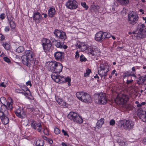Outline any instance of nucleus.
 Masks as SVG:
<instances>
[{
	"label": "nucleus",
	"instance_id": "obj_13",
	"mask_svg": "<svg viewBox=\"0 0 146 146\" xmlns=\"http://www.w3.org/2000/svg\"><path fill=\"white\" fill-rule=\"evenodd\" d=\"M100 54V50L94 46H90L88 49V54L92 56H98Z\"/></svg>",
	"mask_w": 146,
	"mask_h": 146
},
{
	"label": "nucleus",
	"instance_id": "obj_45",
	"mask_svg": "<svg viewBox=\"0 0 146 146\" xmlns=\"http://www.w3.org/2000/svg\"><path fill=\"white\" fill-rule=\"evenodd\" d=\"M15 91L17 93H22L23 94V92L22 91V90L19 89H15Z\"/></svg>",
	"mask_w": 146,
	"mask_h": 146
},
{
	"label": "nucleus",
	"instance_id": "obj_42",
	"mask_svg": "<svg viewBox=\"0 0 146 146\" xmlns=\"http://www.w3.org/2000/svg\"><path fill=\"white\" fill-rule=\"evenodd\" d=\"M86 58L83 55H81L80 57V61L81 62H85L86 61Z\"/></svg>",
	"mask_w": 146,
	"mask_h": 146
},
{
	"label": "nucleus",
	"instance_id": "obj_1",
	"mask_svg": "<svg viewBox=\"0 0 146 146\" xmlns=\"http://www.w3.org/2000/svg\"><path fill=\"white\" fill-rule=\"evenodd\" d=\"M21 59L23 63L29 67H34L38 63V59L35 57L34 54L30 50L26 51Z\"/></svg>",
	"mask_w": 146,
	"mask_h": 146
},
{
	"label": "nucleus",
	"instance_id": "obj_36",
	"mask_svg": "<svg viewBox=\"0 0 146 146\" xmlns=\"http://www.w3.org/2000/svg\"><path fill=\"white\" fill-rule=\"evenodd\" d=\"M24 49L22 46H20L18 47L16 49L17 52L18 53H21L23 51Z\"/></svg>",
	"mask_w": 146,
	"mask_h": 146
},
{
	"label": "nucleus",
	"instance_id": "obj_40",
	"mask_svg": "<svg viewBox=\"0 0 146 146\" xmlns=\"http://www.w3.org/2000/svg\"><path fill=\"white\" fill-rule=\"evenodd\" d=\"M3 46L5 48V49L7 50H9L10 49V45L7 43H5L3 44Z\"/></svg>",
	"mask_w": 146,
	"mask_h": 146
},
{
	"label": "nucleus",
	"instance_id": "obj_11",
	"mask_svg": "<svg viewBox=\"0 0 146 146\" xmlns=\"http://www.w3.org/2000/svg\"><path fill=\"white\" fill-rule=\"evenodd\" d=\"M132 36L136 37L137 39L144 38L146 36V30H137L132 33Z\"/></svg>",
	"mask_w": 146,
	"mask_h": 146
},
{
	"label": "nucleus",
	"instance_id": "obj_58",
	"mask_svg": "<svg viewBox=\"0 0 146 146\" xmlns=\"http://www.w3.org/2000/svg\"><path fill=\"white\" fill-rule=\"evenodd\" d=\"M0 86L3 87L4 88H5L6 86V85L5 84L4 82H2L0 84Z\"/></svg>",
	"mask_w": 146,
	"mask_h": 146
},
{
	"label": "nucleus",
	"instance_id": "obj_6",
	"mask_svg": "<svg viewBox=\"0 0 146 146\" xmlns=\"http://www.w3.org/2000/svg\"><path fill=\"white\" fill-rule=\"evenodd\" d=\"M76 95L78 99L83 102L90 103L92 102L90 96L87 93L84 92H77Z\"/></svg>",
	"mask_w": 146,
	"mask_h": 146
},
{
	"label": "nucleus",
	"instance_id": "obj_21",
	"mask_svg": "<svg viewBox=\"0 0 146 146\" xmlns=\"http://www.w3.org/2000/svg\"><path fill=\"white\" fill-rule=\"evenodd\" d=\"M33 19L36 23H38L41 21L42 17L40 13L38 12L34 13L33 15Z\"/></svg>",
	"mask_w": 146,
	"mask_h": 146
},
{
	"label": "nucleus",
	"instance_id": "obj_52",
	"mask_svg": "<svg viewBox=\"0 0 146 146\" xmlns=\"http://www.w3.org/2000/svg\"><path fill=\"white\" fill-rule=\"evenodd\" d=\"M116 72V71L115 70H113V71L111 73V75H113L114 74H115V76H117V73Z\"/></svg>",
	"mask_w": 146,
	"mask_h": 146
},
{
	"label": "nucleus",
	"instance_id": "obj_7",
	"mask_svg": "<svg viewBox=\"0 0 146 146\" xmlns=\"http://www.w3.org/2000/svg\"><path fill=\"white\" fill-rule=\"evenodd\" d=\"M134 125L133 121L130 120H122L119 123V126L123 127L124 129L129 131L132 129Z\"/></svg>",
	"mask_w": 146,
	"mask_h": 146
},
{
	"label": "nucleus",
	"instance_id": "obj_26",
	"mask_svg": "<svg viewBox=\"0 0 146 146\" xmlns=\"http://www.w3.org/2000/svg\"><path fill=\"white\" fill-rule=\"evenodd\" d=\"M77 47L80 49L82 51H84L87 48V45L84 43L81 42L77 43Z\"/></svg>",
	"mask_w": 146,
	"mask_h": 146
},
{
	"label": "nucleus",
	"instance_id": "obj_16",
	"mask_svg": "<svg viewBox=\"0 0 146 146\" xmlns=\"http://www.w3.org/2000/svg\"><path fill=\"white\" fill-rule=\"evenodd\" d=\"M137 114L143 121H146V111L143 110L141 108H139L137 110Z\"/></svg>",
	"mask_w": 146,
	"mask_h": 146
},
{
	"label": "nucleus",
	"instance_id": "obj_47",
	"mask_svg": "<svg viewBox=\"0 0 146 146\" xmlns=\"http://www.w3.org/2000/svg\"><path fill=\"white\" fill-rule=\"evenodd\" d=\"M3 59H4V60L5 61L8 63H9L10 62V60L8 58H7V57H4Z\"/></svg>",
	"mask_w": 146,
	"mask_h": 146
},
{
	"label": "nucleus",
	"instance_id": "obj_8",
	"mask_svg": "<svg viewBox=\"0 0 146 146\" xmlns=\"http://www.w3.org/2000/svg\"><path fill=\"white\" fill-rule=\"evenodd\" d=\"M67 117L74 121L79 123H81L83 121L82 118L77 113L73 112H70L67 116Z\"/></svg>",
	"mask_w": 146,
	"mask_h": 146
},
{
	"label": "nucleus",
	"instance_id": "obj_43",
	"mask_svg": "<svg viewBox=\"0 0 146 146\" xmlns=\"http://www.w3.org/2000/svg\"><path fill=\"white\" fill-rule=\"evenodd\" d=\"M129 79L127 78V80L126 84L127 85H129V84H131L133 82V80L132 79V77H131V78H130V79Z\"/></svg>",
	"mask_w": 146,
	"mask_h": 146
},
{
	"label": "nucleus",
	"instance_id": "obj_50",
	"mask_svg": "<svg viewBox=\"0 0 146 146\" xmlns=\"http://www.w3.org/2000/svg\"><path fill=\"white\" fill-rule=\"evenodd\" d=\"M5 36H4L2 34H0V40L2 41L4 40L5 38Z\"/></svg>",
	"mask_w": 146,
	"mask_h": 146
},
{
	"label": "nucleus",
	"instance_id": "obj_39",
	"mask_svg": "<svg viewBox=\"0 0 146 146\" xmlns=\"http://www.w3.org/2000/svg\"><path fill=\"white\" fill-rule=\"evenodd\" d=\"M104 35V39L105 38H109L111 36V35L109 33L106 32H103Z\"/></svg>",
	"mask_w": 146,
	"mask_h": 146
},
{
	"label": "nucleus",
	"instance_id": "obj_2",
	"mask_svg": "<svg viewBox=\"0 0 146 146\" xmlns=\"http://www.w3.org/2000/svg\"><path fill=\"white\" fill-rule=\"evenodd\" d=\"M49 66L51 71L52 72L51 75V78L54 80L52 77L53 75H57L56 76V78H58L59 76V73L62 70V64L56 61H52L49 62Z\"/></svg>",
	"mask_w": 146,
	"mask_h": 146
},
{
	"label": "nucleus",
	"instance_id": "obj_55",
	"mask_svg": "<svg viewBox=\"0 0 146 146\" xmlns=\"http://www.w3.org/2000/svg\"><path fill=\"white\" fill-rule=\"evenodd\" d=\"M79 52L78 51H77L76 52V55L75 56V57L76 58H78L79 57Z\"/></svg>",
	"mask_w": 146,
	"mask_h": 146
},
{
	"label": "nucleus",
	"instance_id": "obj_30",
	"mask_svg": "<svg viewBox=\"0 0 146 146\" xmlns=\"http://www.w3.org/2000/svg\"><path fill=\"white\" fill-rule=\"evenodd\" d=\"M31 127L34 129H36V127H41V125L40 123H36L35 121H33L31 123Z\"/></svg>",
	"mask_w": 146,
	"mask_h": 146
},
{
	"label": "nucleus",
	"instance_id": "obj_64",
	"mask_svg": "<svg viewBox=\"0 0 146 146\" xmlns=\"http://www.w3.org/2000/svg\"><path fill=\"white\" fill-rule=\"evenodd\" d=\"M143 143L145 144H146V137L143 139Z\"/></svg>",
	"mask_w": 146,
	"mask_h": 146
},
{
	"label": "nucleus",
	"instance_id": "obj_22",
	"mask_svg": "<svg viewBox=\"0 0 146 146\" xmlns=\"http://www.w3.org/2000/svg\"><path fill=\"white\" fill-rule=\"evenodd\" d=\"M1 107V110H0V117L5 115L8 112L7 107L6 105L3 104Z\"/></svg>",
	"mask_w": 146,
	"mask_h": 146
},
{
	"label": "nucleus",
	"instance_id": "obj_24",
	"mask_svg": "<svg viewBox=\"0 0 146 146\" xmlns=\"http://www.w3.org/2000/svg\"><path fill=\"white\" fill-rule=\"evenodd\" d=\"M21 88L22 91H24L25 92H23V95L29 98V96H31V94L29 89L25 85L23 87L21 86Z\"/></svg>",
	"mask_w": 146,
	"mask_h": 146
},
{
	"label": "nucleus",
	"instance_id": "obj_54",
	"mask_svg": "<svg viewBox=\"0 0 146 146\" xmlns=\"http://www.w3.org/2000/svg\"><path fill=\"white\" fill-rule=\"evenodd\" d=\"M5 15L3 13V14H1L0 15V18L1 19H4L5 18Z\"/></svg>",
	"mask_w": 146,
	"mask_h": 146
},
{
	"label": "nucleus",
	"instance_id": "obj_3",
	"mask_svg": "<svg viewBox=\"0 0 146 146\" xmlns=\"http://www.w3.org/2000/svg\"><path fill=\"white\" fill-rule=\"evenodd\" d=\"M98 70V74L101 77L105 78L109 71V66L107 63L102 62L100 64Z\"/></svg>",
	"mask_w": 146,
	"mask_h": 146
},
{
	"label": "nucleus",
	"instance_id": "obj_17",
	"mask_svg": "<svg viewBox=\"0 0 146 146\" xmlns=\"http://www.w3.org/2000/svg\"><path fill=\"white\" fill-rule=\"evenodd\" d=\"M14 112L16 115L19 118H23L25 115V111L23 108H18Z\"/></svg>",
	"mask_w": 146,
	"mask_h": 146
},
{
	"label": "nucleus",
	"instance_id": "obj_48",
	"mask_svg": "<svg viewBox=\"0 0 146 146\" xmlns=\"http://www.w3.org/2000/svg\"><path fill=\"white\" fill-rule=\"evenodd\" d=\"M62 132L63 133L64 135H66L68 137H69V135L67 134L66 131H65L64 129L62 130Z\"/></svg>",
	"mask_w": 146,
	"mask_h": 146
},
{
	"label": "nucleus",
	"instance_id": "obj_19",
	"mask_svg": "<svg viewBox=\"0 0 146 146\" xmlns=\"http://www.w3.org/2000/svg\"><path fill=\"white\" fill-rule=\"evenodd\" d=\"M6 15L11 27L12 29H14L15 27V24L13 21V17L8 13H6Z\"/></svg>",
	"mask_w": 146,
	"mask_h": 146
},
{
	"label": "nucleus",
	"instance_id": "obj_56",
	"mask_svg": "<svg viewBox=\"0 0 146 146\" xmlns=\"http://www.w3.org/2000/svg\"><path fill=\"white\" fill-rule=\"evenodd\" d=\"M50 144H52L53 142L52 139L48 138L47 141Z\"/></svg>",
	"mask_w": 146,
	"mask_h": 146
},
{
	"label": "nucleus",
	"instance_id": "obj_44",
	"mask_svg": "<svg viewBox=\"0 0 146 146\" xmlns=\"http://www.w3.org/2000/svg\"><path fill=\"white\" fill-rule=\"evenodd\" d=\"M54 132L55 134H58L60 133V131L58 128L55 127L54 129Z\"/></svg>",
	"mask_w": 146,
	"mask_h": 146
},
{
	"label": "nucleus",
	"instance_id": "obj_31",
	"mask_svg": "<svg viewBox=\"0 0 146 146\" xmlns=\"http://www.w3.org/2000/svg\"><path fill=\"white\" fill-rule=\"evenodd\" d=\"M1 119L3 123L5 125L7 124L9 122V118L5 115L1 117Z\"/></svg>",
	"mask_w": 146,
	"mask_h": 146
},
{
	"label": "nucleus",
	"instance_id": "obj_15",
	"mask_svg": "<svg viewBox=\"0 0 146 146\" xmlns=\"http://www.w3.org/2000/svg\"><path fill=\"white\" fill-rule=\"evenodd\" d=\"M56 37L59 39L64 40L66 38V36L65 32L56 29L54 32Z\"/></svg>",
	"mask_w": 146,
	"mask_h": 146
},
{
	"label": "nucleus",
	"instance_id": "obj_62",
	"mask_svg": "<svg viewBox=\"0 0 146 146\" xmlns=\"http://www.w3.org/2000/svg\"><path fill=\"white\" fill-rule=\"evenodd\" d=\"M143 80L145 84H146V76H143Z\"/></svg>",
	"mask_w": 146,
	"mask_h": 146
},
{
	"label": "nucleus",
	"instance_id": "obj_61",
	"mask_svg": "<svg viewBox=\"0 0 146 146\" xmlns=\"http://www.w3.org/2000/svg\"><path fill=\"white\" fill-rule=\"evenodd\" d=\"M52 41V42L53 43V44H54V43L55 42V41H56L57 40H55L54 38H52L50 39Z\"/></svg>",
	"mask_w": 146,
	"mask_h": 146
},
{
	"label": "nucleus",
	"instance_id": "obj_51",
	"mask_svg": "<svg viewBox=\"0 0 146 146\" xmlns=\"http://www.w3.org/2000/svg\"><path fill=\"white\" fill-rule=\"evenodd\" d=\"M66 103L62 100L59 104L62 106H66Z\"/></svg>",
	"mask_w": 146,
	"mask_h": 146
},
{
	"label": "nucleus",
	"instance_id": "obj_10",
	"mask_svg": "<svg viewBox=\"0 0 146 146\" xmlns=\"http://www.w3.org/2000/svg\"><path fill=\"white\" fill-rule=\"evenodd\" d=\"M139 18L138 16L133 12H132L129 13L127 20L129 24L132 25H134L137 23Z\"/></svg>",
	"mask_w": 146,
	"mask_h": 146
},
{
	"label": "nucleus",
	"instance_id": "obj_38",
	"mask_svg": "<svg viewBox=\"0 0 146 146\" xmlns=\"http://www.w3.org/2000/svg\"><path fill=\"white\" fill-rule=\"evenodd\" d=\"M91 72V70L89 68L87 69L86 70V72L84 73V76L87 77Z\"/></svg>",
	"mask_w": 146,
	"mask_h": 146
},
{
	"label": "nucleus",
	"instance_id": "obj_5",
	"mask_svg": "<svg viewBox=\"0 0 146 146\" xmlns=\"http://www.w3.org/2000/svg\"><path fill=\"white\" fill-rule=\"evenodd\" d=\"M93 98L95 102L100 104L104 105L107 102L106 94L104 93L95 94L93 96Z\"/></svg>",
	"mask_w": 146,
	"mask_h": 146
},
{
	"label": "nucleus",
	"instance_id": "obj_60",
	"mask_svg": "<svg viewBox=\"0 0 146 146\" xmlns=\"http://www.w3.org/2000/svg\"><path fill=\"white\" fill-rule=\"evenodd\" d=\"M9 29H10L9 27H6L5 28V31L6 32L8 31H9Z\"/></svg>",
	"mask_w": 146,
	"mask_h": 146
},
{
	"label": "nucleus",
	"instance_id": "obj_18",
	"mask_svg": "<svg viewBox=\"0 0 146 146\" xmlns=\"http://www.w3.org/2000/svg\"><path fill=\"white\" fill-rule=\"evenodd\" d=\"M103 32L99 31L95 35V39L97 41L101 42L104 39V35Z\"/></svg>",
	"mask_w": 146,
	"mask_h": 146
},
{
	"label": "nucleus",
	"instance_id": "obj_12",
	"mask_svg": "<svg viewBox=\"0 0 146 146\" xmlns=\"http://www.w3.org/2000/svg\"><path fill=\"white\" fill-rule=\"evenodd\" d=\"M42 44L44 51L46 52L50 49L52 43L49 39L43 38L42 40Z\"/></svg>",
	"mask_w": 146,
	"mask_h": 146
},
{
	"label": "nucleus",
	"instance_id": "obj_34",
	"mask_svg": "<svg viewBox=\"0 0 146 146\" xmlns=\"http://www.w3.org/2000/svg\"><path fill=\"white\" fill-rule=\"evenodd\" d=\"M145 26L144 24L139 23L138 25V30H137L142 31L146 30L144 29Z\"/></svg>",
	"mask_w": 146,
	"mask_h": 146
},
{
	"label": "nucleus",
	"instance_id": "obj_49",
	"mask_svg": "<svg viewBox=\"0 0 146 146\" xmlns=\"http://www.w3.org/2000/svg\"><path fill=\"white\" fill-rule=\"evenodd\" d=\"M2 100H3L5 101H6V99L4 97H1L0 98V106H2L3 105H1V103L2 104H3L1 101Z\"/></svg>",
	"mask_w": 146,
	"mask_h": 146
},
{
	"label": "nucleus",
	"instance_id": "obj_37",
	"mask_svg": "<svg viewBox=\"0 0 146 146\" xmlns=\"http://www.w3.org/2000/svg\"><path fill=\"white\" fill-rule=\"evenodd\" d=\"M137 83L139 84H142L143 83H145L143 78V76H140L139 78Z\"/></svg>",
	"mask_w": 146,
	"mask_h": 146
},
{
	"label": "nucleus",
	"instance_id": "obj_20",
	"mask_svg": "<svg viewBox=\"0 0 146 146\" xmlns=\"http://www.w3.org/2000/svg\"><path fill=\"white\" fill-rule=\"evenodd\" d=\"M55 59L57 60H61L64 57V52L60 51H57L54 54Z\"/></svg>",
	"mask_w": 146,
	"mask_h": 146
},
{
	"label": "nucleus",
	"instance_id": "obj_4",
	"mask_svg": "<svg viewBox=\"0 0 146 146\" xmlns=\"http://www.w3.org/2000/svg\"><path fill=\"white\" fill-rule=\"evenodd\" d=\"M128 100L127 96L125 94H122L115 100V102H116V101H118L117 103V104L123 105L126 110H132L133 107L131 104H127L125 105Z\"/></svg>",
	"mask_w": 146,
	"mask_h": 146
},
{
	"label": "nucleus",
	"instance_id": "obj_59",
	"mask_svg": "<svg viewBox=\"0 0 146 146\" xmlns=\"http://www.w3.org/2000/svg\"><path fill=\"white\" fill-rule=\"evenodd\" d=\"M26 84L27 86L29 85L30 86H32V84L30 81H28L26 83Z\"/></svg>",
	"mask_w": 146,
	"mask_h": 146
},
{
	"label": "nucleus",
	"instance_id": "obj_53",
	"mask_svg": "<svg viewBox=\"0 0 146 146\" xmlns=\"http://www.w3.org/2000/svg\"><path fill=\"white\" fill-rule=\"evenodd\" d=\"M62 100L61 98H58L56 99L57 102L59 104H60V103H61Z\"/></svg>",
	"mask_w": 146,
	"mask_h": 146
},
{
	"label": "nucleus",
	"instance_id": "obj_28",
	"mask_svg": "<svg viewBox=\"0 0 146 146\" xmlns=\"http://www.w3.org/2000/svg\"><path fill=\"white\" fill-rule=\"evenodd\" d=\"M100 8V7L99 6L96 5H92L91 6L90 9L92 11L97 12L99 11Z\"/></svg>",
	"mask_w": 146,
	"mask_h": 146
},
{
	"label": "nucleus",
	"instance_id": "obj_9",
	"mask_svg": "<svg viewBox=\"0 0 146 146\" xmlns=\"http://www.w3.org/2000/svg\"><path fill=\"white\" fill-rule=\"evenodd\" d=\"M57 75L55 74V75H53L52 77L54 80L56 82L59 83H62L64 82H68V85L69 86L71 85L70 82L71 79L68 77H67L66 78H64L63 76H59L58 78H56V76Z\"/></svg>",
	"mask_w": 146,
	"mask_h": 146
},
{
	"label": "nucleus",
	"instance_id": "obj_32",
	"mask_svg": "<svg viewBox=\"0 0 146 146\" xmlns=\"http://www.w3.org/2000/svg\"><path fill=\"white\" fill-rule=\"evenodd\" d=\"M119 3L122 5H126L129 2V0H117Z\"/></svg>",
	"mask_w": 146,
	"mask_h": 146
},
{
	"label": "nucleus",
	"instance_id": "obj_35",
	"mask_svg": "<svg viewBox=\"0 0 146 146\" xmlns=\"http://www.w3.org/2000/svg\"><path fill=\"white\" fill-rule=\"evenodd\" d=\"M7 103L9 108L11 110L13 108L12 105L13 104L12 100L11 99L9 100L7 102Z\"/></svg>",
	"mask_w": 146,
	"mask_h": 146
},
{
	"label": "nucleus",
	"instance_id": "obj_23",
	"mask_svg": "<svg viewBox=\"0 0 146 146\" xmlns=\"http://www.w3.org/2000/svg\"><path fill=\"white\" fill-rule=\"evenodd\" d=\"M53 44L56 46V47L61 49H66L67 48V46L66 45L64 44L62 42L59 40H57L56 41H55Z\"/></svg>",
	"mask_w": 146,
	"mask_h": 146
},
{
	"label": "nucleus",
	"instance_id": "obj_25",
	"mask_svg": "<svg viewBox=\"0 0 146 146\" xmlns=\"http://www.w3.org/2000/svg\"><path fill=\"white\" fill-rule=\"evenodd\" d=\"M133 76L136 78V76L135 75V73L134 72H131L130 73L128 71L124 72L123 74V77L124 79L127 77L128 79L131 78V77Z\"/></svg>",
	"mask_w": 146,
	"mask_h": 146
},
{
	"label": "nucleus",
	"instance_id": "obj_41",
	"mask_svg": "<svg viewBox=\"0 0 146 146\" xmlns=\"http://www.w3.org/2000/svg\"><path fill=\"white\" fill-rule=\"evenodd\" d=\"M81 6L84 8H85L86 10L88 9V6L86 5V3L85 2H82L81 3Z\"/></svg>",
	"mask_w": 146,
	"mask_h": 146
},
{
	"label": "nucleus",
	"instance_id": "obj_46",
	"mask_svg": "<svg viewBox=\"0 0 146 146\" xmlns=\"http://www.w3.org/2000/svg\"><path fill=\"white\" fill-rule=\"evenodd\" d=\"M115 121L114 119H111L110 122V125H113L115 124Z\"/></svg>",
	"mask_w": 146,
	"mask_h": 146
},
{
	"label": "nucleus",
	"instance_id": "obj_63",
	"mask_svg": "<svg viewBox=\"0 0 146 146\" xmlns=\"http://www.w3.org/2000/svg\"><path fill=\"white\" fill-rule=\"evenodd\" d=\"M62 146H69L68 145L66 144L64 142H62Z\"/></svg>",
	"mask_w": 146,
	"mask_h": 146
},
{
	"label": "nucleus",
	"instance_id": "obj_14",
	"mask_svg": "<svg viewBox=\"0 0 146 146\" xmlns=\"http://www.w3.org/2000/svg\"><path fill=\"white\" fill-rule=\"evenodd\" d=\"M66 7L70 9H74L78 7V3L75 0H68L66 3Z\"/></svg>",
	"mask_w": 146,
	"mask_h": 146
},
{
	"label": "nucleus",
	"instance_id": "obj_33",
	"mask_svg": "<svg viewBox=\"0 0 146 146\" xmlns=\"http://www.w3.org/2000/svg\"><path fill=\"white\" fill-rule=\"evenodd\" d=\"M36 145L37 146H43L44 145V141L42 139H38L36 141Z\"/></svg>",
	"mask_w": 146,
	"mask_h": 146
},
{
	"label": "nucleus",
	"instance_id": "obj_57",
	"mask_svg": "<svg viewBox=\"0 0 146 146\" xmlns=\"http://www.w3.org/2000/svg\"><path fill=\"white\" fill-rule=\"evenodd\" d=\"M138 66H134L132 67V70L133 72H134L135 71V70L136 69H137Z\"/></svg>",
	"mask_w": 146,
	"mask_h": 146
},
{
	"label": "nucleus",
	"instance_id": "obj_27",
	"mask_svg": "<svg viewBox=\"0 0 146 146\" xmlns=\"http://www.w3.org/2000/svg\"><path fill=\"white\" fill-rule=\"evenodd\" d=\"M56 11L55 8L53 7H50L48 11V15L50 17H52L55 15Z\"/></svg>",
	"mask_w": 146,
	"mask_h": 146
},
{
	"label": "nucleus",
	"instance_id": "obj_29",
	"mask_svg": "<svg viewBox=\"0 0 146 146\" xmlns=\"http://www.w3.org/2000/svg\"><path fill=\"white\" fill-rule=\"evenodd\" d=\"M104 119L101 118L98 120L96 123V127H95V128H100L102 127V125L104 123Z\"/></svg>",
	"mask_w": 146,
	"mask_h": 146
}]
</instances>
